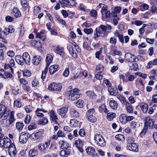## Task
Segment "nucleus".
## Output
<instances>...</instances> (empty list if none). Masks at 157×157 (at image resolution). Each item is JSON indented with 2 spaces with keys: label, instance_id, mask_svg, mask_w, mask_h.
<instances>
[{
  "label": "nucleus",
  "instance_id": "nucleus-13",
  "mask_svg": "<svg viewBox=\"0 0 157 157\" xmlns=\"http://www.w3.org/2000/svg\"><path fill=\"white\" fill-rule=\"evenodd\" d=\"M75 144L78 150L81 152H82L83 150L82 148V146L84 144V142L82 141L78 140L75 141Z\"/></svg>",
  "mask_w": 157,
  "mask_h": 157
},
{
  "label": "nucleus",
  "instance_id": "nucleus-31",
  "mask_svg": "<svg viewBox=\"0 0 157 157\" xmlns=\"http://www.w3.org/2000/svg\"><path fill=\"white\" fill-rule=\"evenodd\" d=\"M98 6L100 8H101V13L102 14L107 10V6L104 4L100 3L99 4Z\"/></svg>",
  "mask_w": 157,
  "mask_h": 157
},
{
  "label": "nucleus",
  "instance_id": "nucleus-35",
  "mask_svg": "<svg viewBox=\"0 0 157 157\" xmlns=\"http://www.w3.org/2000/svg\"><path fill=\"white\" fill-rule=\"evenodd\" d=\"M13 12L14 13V16L16 18L19 17L21 16V14L19 10L17 8H14Z\"/></svg>",
  "mask_w": 157,
  "mask_h": 157
},
{
  "label": "nucleus",
  "instance_id": "nucleus-39",
  "mask_svg": "<svg viewBox=\"0 0 157 157\" xmlns=\"http://www.w3.org/2000/svg\"><path fill=\"white\" fill-rule=\"evenodd\" d=\"M104 70V67L101 64L97 65L96 68V71L98 73H101Z\"/></svg>",
  "mask_w": 157,
  "mask_h": 157
},
{
  "label": "nucleus",
  "instance_id": "nucleus-58",
  "mask_svg": "<svg viewBox=\"0 0 157 157\" xmlns=\"http://www.w3.org/2000/svg\"><path fill=\"white\" fill-rule=\"evenodd\" d=\"M13 76L12 74L10 72L7 71H5V75L3 78H12Z\"/></svg>",
  "mask_w": 157,
  "mask_h": 157
},
{
  "label": "nucleus",
  "instance_id": "nucleus-6",
  "mask_svg": "<svg viewBox=\"0 0 157 157\" xmlns=\"http://www.w3.org/2000/svg\"><path fill=\"white\" fill-rule=\"evenodd\" d=\"M68 107L67 105H65L62 108L58 109L57 112L58 114L62 118H66L67 116L66 115L67 113Z\"/></svg>",
  "mask_w": 157,
  "mask_h": 157
},
{
  "label": "nucleus",
  "instance_id": "nucleus-9",
  "mask_svg": "<svg viewBox=\"0 0 157 157\" xmlns=\"http://www.w3.org/2000/svg\"><path fill=\"white\" fill-rule=\"evenodd\" d=\"M50 140H48L44 143L43 144L42 147L41 144H40L38 146V148L42 153H46V150L48 148L50 145Z\"/></svg>",
  "mask_w": 157,
  "mask_h": 157
},
{
  "label": "nucleus",
  "instance_id": "nucleus-15",
  "mask_svg": "<svg viewBox=\"0 0 157 157\" xmlns=\"http://www.w3.org/2000/svg\"><path fill=\"white\" fill-rule=\"evenodd\" d=\"M22 58L25 63L29 65L30 61V56L27 52H25L23 54Z\"/></svg>",
  "mask_w": 157,
  "mask_h": 157
},
{
  "label": "nucleus",
  "instance_id": "nucleus-43",
  "mask_svg": "<svg viewBox=\"0 0 157 157\" xmlns=\"http://www.w3.org/2000/svg\"><path fill=\"white\" fill-rule=\"evenodd\" d=\"M87 95L92 98H94L96 95L94 92L91 91H87L86 92Z\"/></svg>",
  "mask_w": 157,
  "mask_h": 157
},
{
  "label": "nucleus",
  "instance_id": "nucleus-47",
  "mask_svg": "<svg viewBox=\"0 0 157 157\" xmlns=\"http://www.w3.org/2000/svg\"><path fill=\"white\" fill-rule=\"evenodd\" d=\"M140 107L144 113H145L147 111L148 106L146 104H143Z\"/></svg>",
  "mask_w": 157,
  "mask_h": 157
},
{
  "label": "nucleus",
  "instance_id": "nucleus-61",
  "mask_svg": "<svg viewBox=\"0 0 157 157\" xmlns=\"http://www.w3.org/2000/svg\"><path fill=\"white\" fill-rule=\"evenodd\" d=\"M57 135L58 137H65V134L61 130H59L57 133Z\"/></svg>",
  "mask_w": 157,
  "mask_h": 157
},
{
  "label": "nucleus",
  "instance_id": "nucleus-3",
  "mask_svg": "<svg viewBox=\"0 0 157 157\" xmlns=\"http://www.w3.org/2000/svg\"><path fill=\"white\" fill-rule=\"evenodd\" d=\"M79 90L77 88H75L69 90L68 92V99L69 100L74 101L80 97L79 94Z\"/></svg>",
  "mask_w": 157,
  "mask_h": 157
},
{
  "label": "nucleus",
  "instance_id": "nucleus-46",
  "mask_svg": "<svg viewBox=\"0 0 157 157\" xmlns=\"http://www.w3.org/2000/svg\"><path fill=\"white\" fill-rule=\"evenodd\" d=\"M36 128V123L34 122L30 124L28 126V129L30 131L34 129H35Z\"/></svg>",
  "mask_w": 157,
  "mask_h": 157
},
{
  "label": "nucleus",
  "instance_id": "nucleus-19",
  "mask_svg": "<svg viewBox=\"0 0 157 157\" xmlns=\"http://www.w3.org/2000/svg\"><path fill=\"white\" fill-rule=\"evenodd\" d=\"M40 56H34L32 60V62L34 65H38L41 60Z\"/></svg>",
  "mask_w": 157,
  "mask_h": 157
},
{
  "label": "nucleus",
  "instance_id": "nucleus-56",
  "mask_svg": "<svg viewBox=\"0 0 157 157\" xmlns=\"http://www.w3.org/2000/svg\"><path fill=\"white\" fill-rule=\"evenodd\" d=\"M137 125V122L134 121L131 122L130 124V126L133 129H136Z\"/></svg>",
  "mask_w": 157,
  "mask_h": 157
},
{
  "label": "nucleus",
  "instance_id": "nucleus-48",
  "mask_svg": "<svg viewBox=\"0 0 157 157\" xmlns=\"http://www.w3.org/2000/svg\"><path fill=\"white\" fill-rule=\"evenodd\" d=\"M88 120L91 122L93 123L95 122L96 120V117L94 115L86 117Z\"/></svg>",
  "mask_w": 157,
  "mask_h": 157
},
{
  "label": "nucleus",
  "instance_id": "nucleus-36",
  "mask_svg": "<svg viewBox=\"0 0 157 157\" xmlns=\"http://www.w3.org/2000/svg\"><path fill=\"white\" fill-rule=\"evenodd\" d=\"M86 151L87 153L90 155H93L94 153L95 152V148L92 147H88L86 149Z\"/></svg>",
  "mask_w": 157,
  "mask_h": 157
},
{
  "label": "nucleus",
  "instance_id": "nucleus-22",
  "mask_svg": "<svg viewBox=\"0 0 157 157\" xmlns=\"http://www.w3.org/2000/svg\"><path fill=\"white\" fill-rule=\"evenodd\" d=\"M45 31L43 30H41L40 32H38L36 34V36L37 38L40 39L41 40H44L45 36L44 35Z\"/></svg>",
  "mask_w": 157,
  "mask_h": 157
},
{
  "label": "nucleus",
  "instance_id": "nucleus-60",
  "mask_svg": "<svg viewBox=\"0 0 157 157\" xmlns=\"http://www.w3.org/2000/svg\"><path fill=\"white\" fill-rule=\"evenodd\" d=\"M47 71L48 69L47 68H45L44 70L43 71L41 76V78L42 80L44 79L45 78Z\"/></svg>",
  "mask_w": 157,
  "mask_h": 157
},
{
  "label": "nucleus",
  "instance_id": "nucleus-11",
  "mask_svg": "<svg viewBox=\"0 0 157 157\" xmlns=\"http://www.w3.org/2000/svg\"><path fill=\"white\" fill-rule=\"evenodd\" d=\"M127 147L128 149L132 151L137 152L138 151V145L136 143L127 144Z\"/></svg>",
  "mask_w": 157,
  "mask_h": 157
},
{
  "label": "nucleus",
  "instance_id": "nucleus-30",
  "mask_svg": "<svg viewBox=\"0 0 157 157\" xmlns=\"http://www.w3.org/2000/svg\"><path fill=\"white\" fill-rule=\"evenodd\" d=\"M38 153V151L34 148L31 149L29 152V155L31 157H33L37 155Z\"/></svg>",
  "mask_w": 157,
  "mask_h": 157
},
{
  "label": "nucleus",
  "instance_id": "nucleus-37",
  "mask_svg": "<svg viewBox=\"0 0 157 157\" xmlns=\"http://www.w3.org/2000/svg\"><path fill=\"white\" fill-rule=\"evenodd\" d=\"M117 98L120 101L123 105H124L127 102L126 101L125 98L121 96L120 94H118L117 96Z\"/></svg>",
  "mask_w": 157,
  "mask_h": 157
},
{
  "label": "nucleus",
  "instance_id": "nucleus-34",
  "mask_svg": "<svg viewBox=\"0 0 157 157\" xmlns=\"http://www.w3.org/2000/svg\"><path fill=\"white\" fill-rule=\"evenodd\" d=\"M116 117V114L115 113L110 112L107 113V119L109 121H111Z\"/></svg>",
  "mask_w": 157,
  "mask_h": 157
},
{
  "label": "nucleus",
  "instance_id": "nucleus-38",
  "mask_svg": "<svg viewBox=\"0 0 157 157\" xmlns=\"http://www.w3.org/2000/svg\"><path fill=\"white\" fill-rule=\"evenodd\" d=\"M16 128L19 131H21L24 126V124L22 122H17L16 124Z\"/></svg>",
  "mask_w": 157,
  "mask_h": 157
},
{
  "label": "nucleus",
  "instance_id": "nucleus-62",
  "mask_svg": "<svg viewBox=\"0 0 157 157\" xmlns=\"http://www.w3.org/2000/svg\"><path fill=\"white\" fill-rule=\"evenodd\" d=\"M25 109L27 113H29L32 111L31 106L30 105H27L25 106Z\"/></svg>",
  "mask_w": 157,
  "mask_h": 157
},
{
  "label": "nucleus",
  "instance_id": "nucleus-10",
  "mask_svg": "<svg viewBox=\"0 0 157 157\" xmlns=\"http://www.w3.org/2000/svg\"><path fill=\"white\" fill-rule=\"evenodd\" d=\"M30 135L28 133L23 132L21 133L19 137L20 142L22 144H25L27 141Z\"/></svg>",
  "mask_w": 157,
  "mask_h": 157
},
{
  "label": "nucleus",
  "instance_id": "nucleus-29",
  "mask_svg": "<svg viewBox=\"0 0 157 157\" xmlns=\"http://www.w3.org/2000/svg\"><path fill=\"white\" fill-rule=\"evenodd\" d=\"M63 149L60 153V155L63 157L67 156L70 154V151L68 149Z\"/></svg>",
  "mask_w": 157,
  "mask_h": 157
},
{
  "label": "nucleus",
  "instance_id": "nucleus-18",
  "mask_svg": "<svg viewBox=\"0 0 157 157\" xmlns=\"http://www.w3.org/2000/svg\"><path fill=\"white\" fill-rule=\"evenodd\" d=\"M15 59L16 62L21 65H23L25 63L23 58L20 55H17L15 56Z\"/></svg>",
  "mask_w": 157,
  "mask_h": 157
},
{
  "label": "nucleus",
  "instance_id": "nucleus-21",
  "mask_svg": "<svg viewBox=\"0 0 157 157\" xmlns=\"http://www.w3.org/2000/svg\"><path fill=\"white\" fill-rule=\"evenodd\" d=\"M6 111L7 109H6V111L0 113V119L3 118L1 121L0 122L2 123V122H3L4 120H5L8 117L9 113L7 112Z\"/></svg>",
  "mask_w": 157,
  "mask_h": 157
},
{
  "label": "nucleus",
  "instance_id": "nucleus-7",
  "mask_svg": "<svg viewBox=\"0 0 157 157\" xmlns=\"http://www.w3.org/2000/svg\"><path fill=\"white\" fill-rule=\"evenodd\" d=\"M48 88L49 90L52 91H58L62 89V86L60 84H57L56 83L52 82L49 86Z\"/></svg>",
  "mask_w": 157,
  "mask_h": 157
},
{
  "label": "nucleus",
  "instance_id": "nucleus-2",
  "mask_svg": "<svg viewBox=\"0 0 157 157\" xmlns=\"http://www.w3.org/2000/svg\"><path fill=\"white\" fill-rule=\"evenodd\" d=\"M148 127L151 129L154 128L157 129V125L154 124V122L152 119H146L144 123V128L140 133V135L141 136L144 135L147 131Z\"/></svg>",
  "mask_w": 157,
  "mask_h": 157
},
{
  "label": "nucleus",
  "instance_id": "nucleus-12",
  "mask_svg": "<svg viewBox=\"0 0 157 157\" xmlns=\"http://www.w3.org/2000/svg\"><path fill=\"white\" fill-rule=\"evenodd\" d=\"M124 58L127 61L132 62L135 61L136 56L133 54L130 53H127L125 55Z\"/></svg>",
  "mask_w": 157,
  "mask_h": 157
},
{
  "label": "nucleus",
  "instance_id": "nucleus-8",
  "mask_svg": "<svg viewBox=\"0 0 157 157\" xmlns=\"http://www.w3.org/2000/svg\"><path fill=\"white\" fill-rule=\"evenodd\" d=\"M43 133L42 130H39L36 132H34L29 136V137L32 140H36L40 139L42 136V135Z\"/></svg>",
  "mask_w": 157,
  "mask_h": 157
},
{
  "label": "nucleus",
  "instance_id": "nucleus-33",
  "mask_svg": "<svg viewBox=\"0 0 157 157\" xmlns=\"http://www.w3.org/2000/svg\"><path fill=\"white\" fill-rule=\"evenodd\" d=\"M48 123V120L46 117H43L37 121V123L39 124L45 125Z\"/></svg>",
  "mask_w": 157,
  "mask_h": 157
},
{
  "label": "nucleus",
  "instance_id": "nucleus-4",
  "mask_svg": "<svg viewBox=\"0 0 157 157\" xmlns=\"http://www.w3.org/2000/svg\"><path fill=\"white\" fill-rule=\"evenodd\" d=\"M95 142L98 146L104 147L106 144V142L103 136L99 134H96L94 136Z\"/></svg>",
  "mask_w": 157,
  "mask_h": 157
},
{
  "label": "nucleus",
  "instance_id": "nucleus-26",
  "mask_svg": "<svg viewBox=\"0 0 157 157\" xmlns=\"http://www.w3.org/2000/svg\"><path fill=\"white\" fill-rule=\"evenodd\" d=\"M14 111H12L10 112L9 119V125H7L6 126H9L15 120L14 116Z\"/></svg>",
  "mask_w": 157,
  "mask_h": 157
},
{
  "label": "nucleus",
  "instance_id": "nucleus-52",
  "mask_svg": "<svg viewBox=\"0 0 157 157\" xmlns=\"http://www.w3.org/2000/svg\"><path fill=\"white\" fill-rule=\"evenodd\" d=\"M116 138L120 141H123L124 140V136L121 134H118L115 136Z\"/></svg>",
  "mask_w": 157,
  "mask_h": 157
},
{
  "label": "nucleus",
  "instance_id": "nucleus-27",
  "mask_svg": "<svg viewBox=\"0 0 157 157\" xmlns=\"http://www.w3.org/2000/svg\"><path fill=\"white\" fill-rule=\"evenodd\" d=\"M6 35L5 31H2L0 28V39H2V41L5 43L7 42V40L5 39Z\"/></svg>",
  "mask_w": 157,
  "mask_h": 157
},
{
  "label": "nucleus",
  "instance_id": "nucleus-59",
  "mask_svg": "<svg viewBox=\"0 0 157 157\" xmlns=\"http://www.w3.org/2000/svg\"><path fill=\"white\" fill-rule=\"evenodd\" d=\"M113 54H114V56L116 55H118L119 56H121L122 54V53L120 51H118L117 49H114L113 50Z\"/></svg>",
  "mask_w": 157,
  "mask_h": 157
},
{
  "label": "nucleus",
  "instance_id": "nucleus-64",
  "mask_svg": "<svg viewBox=\"0 0 157 157\" xmlns=\"http://www.w3.org/2000/svg\"><path fill=\"white\" fill-rule=\"evenodd\" d=\"M79 135L82 137H84L86 135V132L83 129H81L78 132Z\"/></svg>",
  "mask_w": 157,
  "mask_h": 157
},
{
  "label": "nucleus",
  "instance_id": "nucleus-44",
  "mask_svg": "<svg viewBox=\"0 0 157 157\" xmlns=\"http://www.w3.org/2000/svg\"><path fill=\"white\" fill-rule=\"evenodd\" d=\"M126 114L124 113L121 114L120 117V120L123 124H125V119L126 118Z\"/></svg>",
  "mask_w": 157,
  "mask_h": 157
},
{
  "label": "nucleus",
  "instance_id": "nucleus-5",
  "mask_svg": "<svg viewBox=\"0 0 157 157\" xmlns=\"http://www.w3.org/2000/svg\"><path fill=\"white\" fill-rule=\"evenodd\" d=\"M51 122L53 124H56L59 125V123L58 121V116L56 114L53 110H51L50 112L49 115Z\"/></svg>",
  "mask_w": 157,
  "mask_h": 157
},
{
  "label": "nucleus",
  "instance_id": "nucleus-42",
  "mask_svg": "<svg viewBox=\"0 0 157 157\" xmlns=\"http://www.w3.org/2000/svg\"><path fill=\"white\" fill-rule=\"evenodd\" d=\"M100 112L106 113L108 112V110L106 108L105 106L104 105H102L100 106L98 109Z\"/></svg>",
  "mask_w": 157,
  "mask_h": 157
},
{
  "label": "nucleus",
  "instance_id": "nucleus-49",
  "mask_svg": "<svg viewBox=\"0 0 157 157\" xmlns=\"http://www.w3.org/2000/svg\"><path fill=\"white\" fill-rule=\"evenodd\" d=\"M70 113L74 117H77L79 116L78 112L75 110L72 109Z\"/></svg>",
  "mask_w": 157,
  "mask_h": 157
},
{
  "label": "nucleus",
  "instance_id": "nucleus-14",
  "mask_svg": "<svg viewBox=\"0 0 157 157\" xmlns=\"http://www.w3.org/2000/svg\"><path fill=\"white\" fill-rule=\"evenodd\" d=\"M42 111L43 113H46L47 111L45 110L43 108H37L35 111V113L36 116L40 118L44 116V114L41 112Z\"/></svg>",
  "mask_w": 157,
  "mask_h": 157
},
{
  "label": "nucleus",
  "instance_id": "nucleus-54",
  "mask_svg": "<svg viewBox=\"0 0 157 157\" xmlns=\"http://www.w3.org/2000/svg\"><path fill=\"white\" fill-rule=\"evenodd\" d=\"M149 7V6L146 4H143L141 6L140 10L143 11L144 10H147Z\"/></svg>",
  "mask_w": 157,
  "mask_h": 157
},
{
  "label": "nucleus",
  "instance_id": "nucleus-53",
  "mask_svg": "<svg viewBox=\"0 0 157 157\" xmlns=\"http://www.w3.org/2000/svg\"><path fill=\"white\" fill-rule=\"evenodd\" d=\"M101 36L98 31V28H96L94 32V39L96 40L97 38Z\"/></svg>",
  "mask_w": 157,
  "mask_h": 157
},
{
  "label": "nucleus",
  "instance_id": "nucleus-1",
  "mask_svg": "<svg viewBox=\"0 0 157 157\" xmlns=\"http://www.w3.org/2000/svg\"><path fill=\"white\" fill-rule=\"evenodd\" d=\"M0 145L2 148H9V154L12 157H14L17 153L14 145L12 143L10 139L8 137L4 138L0 141Z\"/></svg>",
  "mask_w": 157,
  "mask_h": 157
},
{
  "label": "nucleus",
  "instance_id": "nucleus-32",
  "mask_svg": "<svg viewBox=\"0 0 157 157\" xmlns=\"http://www.w3.org/2000/svg\"><path fill=\"white\" fill-rule=\"evenodd\" d=\"M78 121L75 119H73L71 120L70 122V125L71 127L76 128L78 125Z\"/></svg>",
  "mask_w": 157,
  "mask_h": 157
},
{
  "label": "nucleus",
  "instance_id": "nucleus-41",
  "mask_svg": "<svg viewBox=\"0 0 157 157\" xmlns=\"http://www.w3.org/2000/svg\"><path fill=\"white\" fill-rule=\"evenodd\" d=\"M95 109L92 108L88 109L86 112V117L94 115Z\"/></svg>",
  "mask_w": 157,
  "mask_h": 157
},
{
  "label": "nucleus",
  "instance_id": "nucleus-51",
  "mask_svg": "<svg viewBox=\"0 0 157 157\" xmlns=\"http://www.w3.org/2000/svg\"><path fill=\"white\" fill-rule=\"evenodd\" d=\"M60 3L63 6H66L68 5L70 3L69 0H59Z\"/></svg>",
  "mask_w": 157,
  "mask_h": 157
},
{
  "label": "nucleus",
  "instance_id": "nucleus-16",
  "mask_svg": "<svg viewBox=\"0 0 157 157\" xmlns=\"http://www.w3.org/2000/svg\"><path fill=\"white\" fill-rule=\"evenodd\" d=\"M59 68V66L57 65H54L51 66L49 70L50 74L51 75H53L58 71Z\"/></svg>",
  "mask_w": 157,
  "mask_h": 157
},
{
  "label": "nucleus",
  "instance_id": "nucleus-20",
  "mask_svg": "<svg viewBox=\"0 0 157 157\" xmlns=\"http://www.w3.org/2000/svg\"><path fill=\"white\" fill-rule=\"evenodd\" d=\"M54 51L56 53L59 54L62 56H64V51L63 48L58 46L54 49Z\"/></svg>",
  "mask_w": 157,
  "mask_h": 157
},
{
  "label": "nucleus",
  "instance_id": "nucleus-50",
  "mask_svg": "<svg viewBox=\"0 0 157 157\" xmlns=\"http://www.w3.org/2000/svg\"><path fill=\"white\" fill-rule=\"evenodd\" d=\"M83 101L82 99H79L78 101L76 102L75 104L76 106L79 108H82L83 107Z\"/></svg>",
  "mask_w": 157,
  "mask_h": 157
},
{
  "label": "nucleus",
  "instance_id": "nucleus-25",
  "mask_svg": "<svg viewBox=\"0 0 157 157\" xmlns=\"http://www.w3.org/2000/svg\"><path fill=\"white\" fill-rule=\"evenodd\" d=\"M110 107L112 109H116L118 107L117 102L114 100H110L109 102Z\"/></svg>",
  "mask_w": 157,
  "mask_h": 157
},
{
  "label": "nucleus",
  "instance_id": "nucleus-57",
  "mask_svg": "<svg viewBox=\"0 0 157 157\" xmlns=\"http://www.w3.org/2000/svg\"><path fill=\"white\" fill-rule=\"evenodd\" d=\"M23 75L25 76L30 77L31 75V73L29 71L25 70L23 71Z\"/></svg>",
  "mask_w": 157,
  "mask_h": 157
},
{
  "label": "nucleus",
  "instance_id": "nucleus-28",
  "mask_svg": "<svg viewBox=\"0 0 157 157\" xmlns=\"http://www.w3.org/2000/svg\"><path fill=\"white\" fill-rule=\"evenodd\" d=\"M4 30L7 35L9 33H13L15 31V29L11 25L9 26L7 28H5Z\"/></svg>",
  "mask_w": 157,
  "mask_h": 157
},
{
  "label": "nucleus",
  "instance_id": "nucleus-17",
  "mask_svg": "<svg viewBox=\"0 0 157 157\" xmlns=\"http://www.w3.org/2000/svg\"><path fill=\"white\" fill-rule=\"evenodd\" d=\"M59 144L60 147L62 149H68V148L69 147L68 143L63 140H60L59 142Z\"/></svg>",
  "mask_w": 157,
  "mask_h": 157
},
{
  "label": "nucleus",
  "instance_id": "nucleus-45",
  "mask_svg": "<svg viewBox=\"0 0 157 157\" xmlns=\"http://www.w3.org/2000/svg\"><path fill=\"white\" fill-rule=\"evenodd\" d=\"M108 90L110 95L115 96L117 94V91L114 90L111 88H109Z\"/></svg>",
  "mask_w": 157,
  "mask_h": 157
},
{
  "label": "nucleus",
  "instance_id": "nucleus-24",
  "mask_svg": "<svg viewBox=\"0 0 157 157\" xmlns=\"http://www.w3.org/2000/svg\"><path fill=\"white\" fill-rule=\"evenodd\" d=\"M125 105V108L128 113H132L133 112V107L131 104L127 102Z\"/></svg>",
  "mask_w": 157,
  "mask_h": 157
},
{
  "label": "nucleus",
  "instance_id": "nucleus-63",
  "mask_svg": "<svg viewBox=\"0 0 157 157\" xmlns=\"http://www.w3.org/2000/svg\"><path fill=\"white\" fill-rule=\"evenodd\" d=\"M117 39L114 37H111L109 39V43L111 44H116L117 43Z\"/></svg>",
  "mask_w": 157,
  "mask_h": 157
},
{
  "label": "nucleus",
  "instance_id": "nucleus-55",
  "mask_svg": "<svg viewBox=\"0 0 157 157\" xmlns=\"http://www.w3.org/2000/svg\"><path fill=\"white\" fill-rule=\"evenodd\" d=\"M40 11V9L38 6H36L34 7V14L37 15L38 13H39Z\"/></svg>",
  "mask_w": 157,
  "mask_h": 157
},
{
  "label": "nucleus",
  "instance_id": "nucleus-23",
  "mask_svg": "<svg viewBox=\"0 0 157 157\" xmlns=\"http://www.w3.org/2000/svg\"><path fill=\"white\" fill-rule=\"evenodd\" d=\"M53 59V57L50 54H48L46 56V65L45 68L48 69V66L50 65Z\"/></svg>",
  "mask_w": 157,
  "mask_h": 157
},
{
  "label": "nucleus",
  "instance_id": "nucleus-40",
  "mask_svg": "<svg viewBox=\"0 0 157 157\" xmlns=\"http://www.w3.org/2000/svg\"><path fill=\"white\" fill-rule=\"evenodd\" d=\"M68 49L70 53L71 54L72 56L74 58H77V55L75 51L73 50V48L71 47L68 48Z\"/></svg>",
  "mask_w": 157,
  "mask_h": 157
}]
</instances>
